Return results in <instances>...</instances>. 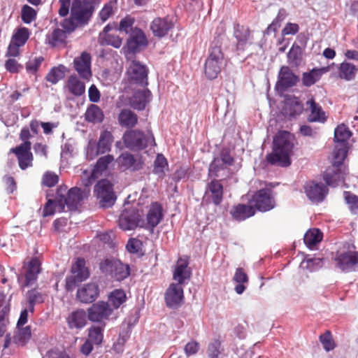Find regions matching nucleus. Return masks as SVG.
I'll list each match as a JSON object with an SVG mask.
<instances>
[{
  "label": "nucleus",
  "mask_w": 358,
  "mask_h": 358,
  "mask_svg": "<svg viewBox=\"0 0 358 358\" xmlns=\"http://www.w3.org/2000/svg\"><path fill=\"white\" fill-rule=\"evenodd\" d=\"M358 68L353 64L343 62L338 69V76L341 79L350 81L355 78Z\"/></svg>",
  "instance_id": "4c0bfd02"
},
{
  "label": "nucleus",
  "mask_w": 358,
  "mask_h": 358,
  "mask_svg": "<svg viewBox=\"0 0 358 358\" xmlns=\"http://www.w3.org/2000/svg\"><path fill=\"white\" fill-rule=\"evenodd\" d=\"M119 124L127 129L134 128L138 123V115L130 109H122L118 114Z\"/></svg>",
  "instance_id": "72a5a7b5"
},
{
  "label": "nucleus",
  "mask_w": 358,
  "mask_h": 358,
  "mask_svg": "<svg viewBox=\"0 0 358 358\" xmlns=\"http://www.w3.org/2000/svg\"><path fill=\"white\" fill-rule=\"evenodd\" d=\"M351 136V131L344 124L338 125L334 131V141L341 144L347 143Z\"/></svg>",
  "instance_id": "09e8293b"
},
{
  "label": "nucleus",
  "mask_w": 358,
  "mask_h": 358,
  "mask_svg": "<svg viewBox=\"0 0 358 358\" xmlns=\"http://www.w3.org/2000/svg\"><path fill=\"white\" fill-rule=\"evenodd\" d=\"M306 105L309 106L310 113L308 117V121L310 122H322L324 123L327 120L325 112L319 103H316L315 99L312 98L306 102Z\"/></svg>",
  "instance_id": "2f4dec72"
},
{
  "label": "nucleus",
  "mask_w": 358,
  "mask_h": 358,
  "mask_svg": "<svg viewBox=\"0 0 358 358\" xmlns=\"http://www.w3.org/2000/svg\"><path fill=\"white\" fill-rule=\"evenodd\" d=\"M343 196L345 202L350 206L351 209H358V196L350 192L345 191Z\"/></svg>",
  "instance_id": "338daca9"
},
{
  "label": "nucleus",
  "mask_w": 358,
  "mask_h": 358,
  "mask_svg": "<svg viewBox=\"0 0 358 358\" xmlns=\"http://www.w3.org/2000/svg\"><path fill=\"white\" fill-rule=\"evenodd\" d=\"M334 261L336 267L343 272H350L358 265V252L350 249L336 252Z\"/></svg>",
  "instance_id": "9b49d317"
},
{
  "label": "nucleus",
  "mask_w": 358,
  "mask_h": 358,
  "mask_svg": "<svg viewBox=\"0 0 358 358\" xmlns=\"http://www.w3.org/2000/svg\"><path fill=\"white\" fill-rule=\"evenodd\" d=\"M287 16V13L284 8L279 10L276 17L273 20L272 23L268 27V31H276L280 27L281 23L285 20Z\"/></svg>",
  "instance_id": "680f3d73"
},
{
  "label": "nucleus",
  "mask_w": 358,
  "mask_h": 358,
  "mask_svg": "<svg viewBox=\"0 0 358 358\" xmlns=\"http://www.w3.org/2000/svg\"><path fill=\"white\" fill-rule=\"evenodd\" d=\"M205 194L214 205L219 206L224 196V187L221 180L213 178L207 184Z\"/></svg>",
  "instance_id": "4be33fe9"
},
{
  "label": "nucleus",
  "mask_w": 358,
  "mask_h": 358,
  "mask_svg": "<svg viewBox=\"0 0 358 358\" xmlns=\"http://www.w3.org/2000/svg\"><path fill=\"white\" fill-rule=\"evenodd\" d=\"M69 92L76 96H80L85 93V85L76 75L70 76L66 82Z\"/></svg>",
  "instance_id": "e433bc0d"
},
{
  "label": "nucleus",
  "mask_w": 358,
  "mask_h": 358,
  "mask_svg": "<svg viewBox=\"0 0 358 358\" xmlns=\"http://www.w3.org/2000/svg\"><path fill=\"white\" fill-rule=\"evenodd\" d=\"M249 203L257 210L267 212L275 207V200L270 189L263 188L256 191L249 200Z\"/></svg>",
  "instance_id": "9d476101"
},
{
  "label": "nucleus",
  "mask_w": 358,
  "mask_h": 358,
  "mask_svg": "<svg viewBox=\"0 0 358 358\" xmlns=\"http://www.w3.org/2000/svg\"><path fill=\"white\" fill-rule=\"evenodd\" d=\"M26 297L28 303V309L31 313H33L35 305L43 303L46 294L34 288L27 292Z\"/></svg>",
  "instance_id": "58836bf2"
},
{
  "label": "nucleus",
  "mask_w": 358,
  "mask_h": 358,
  "mask_svg": "<svg viewBox=\"0 0 358 358\" xmlns=\"http://www.w3.org/2000/svg\"><path fill=\"white\" fill-rule=\"evenodd\" d=\"M222 351V342L219 338L213 340L208 345L207 353L209 358H219Z\"/></svg>",
  "instance_id": "864d4df0"
},
{
  "label": "nucleus",
  "mask_w": 358,
  "mask_h": 358,
  "mask_svg": "<svg viewBox=\"0 0 358 358\" xmlns=\"http://www.w3.org/2000/svg\"><path fill=\"white\" fill-rule=\"evenodd\" d=\"M117 162L120 167L132 171L142 169L144 165L143 157L141 155H134L129 152L121 154L117 158Z\"/></svg>",
  "instance_id": "6ab92c4d"
},
{
  "label": "nucleus",
  "mask_w": 358,
  "mask_h": 358,
  "mask_svg": "<svg viewBox=\"0 0 358 358\" xmlns=\"http://www.w3.org/2000/svg\"><path fill=\"white\" fill-rule=\"evenodd\" d=\"M113 313L108 303L99 301L87 309V318L93 322H101L108 320Z\"/></svg>",
  "instance_id": "ddd939ff"
},
{
  "label": "nucleus",
  "mask_w": 358,
  "mask_h": 358,
  "mask_svg": "<svg viewBox=\"0 0 358 358\" xmlns=\"http://www.w3.org/2000/svg\"><path fill=\"white\" fill-rule=\"evenodd\" d=\"M287 59L289 64L298 66L301 60V49L299 45L294 44L289 52Z\"/></svg>",
  "instance_id": "5fc2aeb1"
},
{
  "label": "nucleus",
  "mask_w": 358,
  "mask_h": 358,
  "mask_svg": "<svg viewBox=\"0 0 358 358\" xmlns=\"http://www.w3.org/2000/svg\"><path fill=\"white\" fill-rule=\"evenodd\" d=\"M104 115L102 110L96 105H90L85 113L87 121L93 123H100L103 120Z\"/></svg>",
  "instance_id": "37998d69"
},
{
  "label": "nucleus",
  "mask_w": 358,
  "mask_h": 358,
  "mask_svg": "<svg viewBox=\"0 0 358 358\" xmlns=\"http://www.w3.org/2000/svg\"><path fill=\"white\" fill-rule=\"evenodd\" d=\"M4 66L6 69L12 73H17L23 68L15 59H8L6 61Z\"/></svg>",
  "instance_id": "69168bd1"
},
{
  "label": "nucleus",
  "mask_w": 358,
  "mask_h": 358,
  "mask_svg": "<svg viewBox=\"0 0 358 358\" xmlns=\"http://www.w3.org/2000/svg\"><path fill=\"white\" fill-rule=\"evenodd\" d=\"M191 269L188 267V262L179 258L173 272V279L178 282L177 284L182 285L186 280L191 277Z\"/></svg>",
  "instance_id": "bb28decb"
},
{
  "label": "nucleus",
  "mask_w": 358,
  "mask_h": 358,
  "mask_svg": "<svg viewBox=\"0 0 358 358\" xmlns=\"http://www.w3.org/2000/svg\"><path fill=\"white\" fill-rule=\"evenodd\" d=\"M58 3L59 5L58 10L59 15L60 17L67 16L69 13L70 8L71 9V0H59Z\"/></svg>",
  "instance_id": "774afa93"
},
{
  "label": "nucleus",
  "mask_w": 358,
  "mask_h": 358,
  "mask_svg": "<svg viewBox=\"0 0 358 358\" xmlns=\"http://www.w3.org/2000/svg\"><path fill=\"white\" fill-rule=\"evenodd\" d=\"M148 41L144 32L138 29H131L129 38L127 41V48L129 52L135 53L138 52L142 46H146Z\"/></svg>",
  "instance_id": "412c9836"
},
{
  "label": "nucleus",
  "mask_w": 358,
  "mask_h": 358,
  "mask_svg": "<svg viewBox=\"0 0 358 358\" xmlns=\"http://www.w3.org/2000/svg\"><path fill=\"white\" fill-rule=\"evenodd\" d=\"M319 339L327 352L331 351L336 348V343L330 331L327 330L324 334L320 336Z\"/></svg>",
  "instance_id": "4d7b16f0"
},
{
  "label": "nucleus",
  "mask_w": 358,
  "mask_h": 358,
  "mask_svg": "<svg viewBox=\"0 0 358 358\" xmlns=\"http://www.w3.org/2000/svg\"><path fill=\"white\" fill-rule=\"evenodd\" d=\"M304 190L307 197L313 203L322 202L328 192V189L321 182L314 181L306 182Z\"/></svg>",
  "instance_id": "a211bd4d"
},
{
  "label": "nucleus",
  "mask_w": 358,
  "mask_h": 358,
  "mask_svg": "<svg viewBox=\"0 0 358 358\" xmlns=\"http://www.w3.org/2000/svg\"><path fill=\"white\" fill-rule=\"evenodd\" d=\"M228 166L219 160L218 158H215L210 164L208 168V177L217 178L221 176L220 172L227 169Z\"/></svg>",
  "instance_id": "3c124183"
},
{
  "label": "nucleus",
  "mask_w": 358,
  "mask_h": 358,
  "mask_svg": "<svg viewBox=\"0 0 358 358\" xmlns=\"http://www.w3.org/2000/svg\"><path fill=\"white\" fill-rule=\"evenodd\" d=\"M91 184V178H88L85 182L84 189L75 187L67 190L66 186H59L56 192V200L59 210H64L65 206L71 211L77 210L82 205L83 200L89 196Z\"/></svg>",
  "instance_id": "f03ea898"
},
{
  "label": "nucleus",
  "mask_w": 358,
  "mask_h": 358,
  "mask_svg": "<svg viewBox=\"0 0 358 358\" xmlns=\"http://www.w3.org/2000/svg\"><path fill=\"white\" fill-rule=\"evenodd\" d=\"M59 181L58 176L53 172H46L43 176L42 184L46 187H52L57 184Z\"/></svg>",
  "instance_id": "e2e57ef3"
},
{
  "label": "nucleus",
  "mask_w": 358,
  "mask_h": 358,
  "mask_svg": "<svg viewBox=\"0 0 358 358\" xmlns=\"http://www.w3.org/2000/svg\"><path fill=\"white\" fill-rule=\"evenodd\" d=\"M150 136L146 137L144 133L138 129L127 131L122 136V141L125 146L134 150H141L148 145H156L155 140L152 133L150 131Z\"/></svg>",
  "instance_id": "423d86ee"
},
{
  "label": "nucleus",
  "mask_w": 358,
  "mask_h": 358,
  "mask_svg": "<svg viewBox=\"0 0 358 358\" xmlns=\"http://www.w3.org/2000/svg\"><path fill=\"white\" fill-rule=\"evenodd\" d=\"M279 83L285 88L295 85L299 78L294 74L288 66H282L279 72Z\"/></svg>",
  "instance_id": "c9c22d12"
},
{
  "label": "nucleus",
  "mask_w": 358,
  "mask_h": 358,
  "mask_svg": "<svg viewBox=\"0 0 358 358\" xmlns=\"http://www.w3.org/2000/svg\"><path fill=\"white\" fill-rule=\"evenodd\" d=\"M143 243L141 240L131 238L126 245L127 250L131 254L142 255Z\"/></svg>",
  "instance_id": "bf43d9fd"
},
{
  "label": "nucleus",
  "mask_w": 358,
  "mask_h": 358,
  "mask_svg": "<svg viewBox=\"0 0 358 358\" xmlns=\"http://www.w3.org/2000/svg\"><path fill=\"white\" fill-rule=\"evenodd\" d=\"M66 322L69 329H80L87 324V315L84 310L78 309L71 313L66 317Z\"/></svg>",
  "instance_id": "c756f323"
},
{
  "label": "nucleus",
  "mask_w": 358,
  "mask_h": 358,
  "mask_svg": "<svg viewBox=\"0 0 358 358\" xmlns=\"http://www.w3.org/2000/svg\"><path fill=\"white\" fill-rule=\"evenodd\" d=\"M99 294V286L95 283H88L78 289L76 297L80 302L89 303L94 301Z\"/></svg>",
  "instance_id": "b1692460"
},
{
  "label": "nucleus",
  "mask_w": 358,
  "mask_h": 358,
  "mask_svg": "<svg viewBox=\"0 0 358 358\" xmlns=\"http://www.w3.org/2000/svg\"><path fill=\"white\" fill-rule=\"evenodd\" d=\"M329 71L328 67L313 69L302 75V83L306 87H310L321 79L322 76Z\"/></svg>",
  "instance_id": "f704fd0d"
},
{
  "label": "nucleus",
  "mask_w": 358,
  "mask_h": 358,
  "mask_svg": "<svg viewBox=\"0 0 358 358\" xmlns=\"http://www.w3.org/2000/svg\"><path fill=\"white\" fill-rule=\"evenodd\" d=\"M164 218L163 207L158 202H152L146 215V221L143 220V229L153 231Z\"/></svg>",
  "instance_id": "4468645a"
},
{
  "label": "nucleus",
  "mask_w": 358,
  "mask_h": 358,
  "mask_svg": "<svg viewBox=\"0 0 358 358\" xmlns=\"http://www.w3.org/2000/svg\"><path fill=\"white\" fill-rule=\"evenodd\" d=\"M44 58L42 56L31 58L25 64V69L27 73L36 74L38 71Z\"/></svg>",
  "instance_id": "13d9d810"
},
{
  "label": "nucleus",
  "mask_w": 358,
  "mask_h": 358,
  "mask_svg": "<svg viewBox=\"0 0 358 358\" xmlns=\"http://www.w3.org/2000/svg\"><path fill=\"white\" fill-rule=\"evenodd\" d=\"M184 294L182 285L171 283L165 293V302L168 307L177 308L183 303Z\"/></svg>",
  "instance_id": "f3484780"
},
{
  "label": "nucleus",
  "mask_w": 358,
  "mask_h": 358,
  "mask_svg": "<svg viewBox=\"0 0 358 358\" xmlns=\"http://www.w3.org/2000/svg\"><path fill=\"white\" fill-rule=\"evenodd\" d=\"M348 150V143L336 145L332 164L327 169L323 174V178L328 185L336 186L338 182L344 179L346 167L343 164V161L347 157Z\"/></svg>",
  "instance_id": "39448f33"
},
{
  "label": "nucleus",
  "mask_w": 358,
  "mask_h": 358,
  "mask_svg": "<svg viewBox=\"0 0 358 358\" xmlns=\"http://www.w3.org/2000/svg\"><path fill=\"white\" fill-rule=\"evenodd\" d=\"M322 233L316 228L310 229L304 235L303 241L308 248H312L322 241Z\"/></svg>",
  "instance_id": "a19ab883"
},
{
  "label": "nucleus",
  "mask_w": 358,
  "mask_h": 358,
  "mask_svg": "<svg viewBox=\"0 0 358 358\" xmlns=\"http://www.w3.org/2000/svg\"><path fill=\"white\" fill-rule=\"evenodd\" d=\"M292 148L290 133L287 131H279L273 139L272 152L266 157L267 162L282 167L289 166L291 164L289 155Z\"/></svg>",
  "instance_id": "7ed1b4c3"
},
{
  "label": "nucleus",
  "mask_w": 358,
  "mask_h": 358,
  "mask_svg": "<svg viewBox=\"0 0 358 358\" xmlns=\"http://www.w3.org/2000/svg\"><path fill=\"white\" fill-rule=\"evenodd\" d=\"M108 299L114 308H118L127 299L126 294L123 289H116L109 295Z\"/></svg>",
  "instance_id": "8fccbe9b"
},
{
  "label": "nucleus",
  "mask_w": 358,
  "mask_h": 358,
  "mask_svg": "<svg viewBox=\"0 0 358 358\" xmlns=\"http://www.w3.org/2000/svg\"><path fill=\"white\" fill-rule=\"evenodd\" d=\"M31 150V147H29L27 144H24V146L18 145L15 148H10L9 153H13L15 155L20 169L26 170L27 168L33 166L34 155Z\"/></svg>",
  "instance_id": "2eb2a0df"
},
{
  "label": "nucleus",
  "mask_w": 358,
  "mask_h": 358,
  "mask_svg": "<svg viewBox=\"0 0 358 358\" xmlns=\"http://www.w3.org/2000/svg\"><path fill=\"white\" fill-rule=\"evenodd\" d=\"M110 29L109 25L104 27L103 31L99 34V43L101 45H111L119 48L122 45V40L117 34L109 33Z\"/></svg>",
  "instance_id": "7c9ffc66"
},
{
  "label": "nucleus",
  "mask_w": 358,
  "mask_h": 358,
  "mask_svg": "<svg viewBox=\"0 0 358 358\" xmlns=\"http://www.w3.org/2000/svg\"><path fill=\"white\" fill-rule=\"evenodd\" d=\"M37 12L32 7L24 5L21 10V19L23 22L30 24L36 18Z\"/></svg>",
  "instance_id": "6e6d98bb"
},
{
  "label": "nucleus",
  "mask_w": 358,
  "mask_h": 358,
  "mask_svg": "<svg viewBox=\"0 0 358 358\" xmlns=\"http://www.w3.org/2000/svg\"><path fill=\"white\" fill-rule=\"evenodd\" d=\"M152 98V93L148 89L138 90L129 99V106L135 110H143L147 104L150 103Z\"/></svg>",
  "instance_id": "393cba45"
},
{
  "label": "nucleus",
  "mask_w": 358,
  "mask_h": 358,
  "mask_svg": "<svg viewBox=\"0 0 358 358\" xmlns=\"http://www.w3.org/2000/svg\"><path fill=\"white\" fill-rule=\"evenodd\" d=\"M303 110V106L298 99L294 98L290 101L289 103V110L290 116H296L300 115Z\"/></svg>",
  "instance_id": "0e129e2a"
},
{
  "label": "nucleus",
  "mask_w": 358,
  "mask_h": 358,
  "mask_svg": "<svg viewBox=\"0 0 358 358\" xmlns=\"http://www.w3.org/2000/svg\"><path fill=\"white\" fill-rule=\"evenodd\" d=\"M94 192L101 207L106 208L114 205L116 196L112 183L108 180H99L94 186Z\"/></svg>",
  "instance_id": "1a4fd4ad"
},
{
  "label": "nucleus",
  "mask_w": 358,
  "mask_h": 358,
  "mask_svg": "<svg viewBox=\"0 0 358 358\" xmlns=\"http://www.w3.org/2000/svg\"><path fill=\"white\" fill-rule=\"evenodd\" d=\"M99 267L103 273L117 281H121L130 275L129 265L118 259H106L100 263Z\"/></svg>",
  "instance_id": "6e6552de"
},
{
  "label": "nucleus",
  "mask_w": 358,
  "mask_h": 358,
  "mask_svg": "<svg viewBox=\"0 0 358 358\" xmlns=\"http://www.w3.org/2000/svg\"><path fill=\"white\" fill-rule=\"evenodd\" d=\"M31 35L30 30L24 27L15 29L10 41L20 46H24Z\"/></svg>",
  "instance_id": "79ce46f5"
},
{
  "label": "nucleus",
  "mask_w": 358,
  "mask_h": 358,
  "mask_svg": "<svg viewBox=\"0 0 358 358\" xmlns=\"http://www.w3.org/2000/svg\"><path fill=\"white\" fill-rule=\"evenodd\" d=\"M114 137L109 131L104 130L101 132L96 146V155H103L111 150Z\"/></svg>",
  "instance_id": "473e14b6"
},
{
  "label": "nucleus",
  "mask_w": 358,
  "mask_h": 358,
  "mask_svg": "<svg viewBox=\"0 0 358 358\" xmlns=\"http://www.w3.org/2000/svg\"><path fill=\"white\" fill-rule=\"evenodd\" d=\"M116 3V0H110L104 5L99 13V17L102 22L106 21L113 15V8Z\"/></svg>",
  "instance_id": "052dcab7"
},
{
  "label": "nucleus",
  "mask_w": 358,
  "mask_h": 358,
  "mask_svg": "<svg viewBox=\"0 0 358 358\" xmlns=\"http://www.w3.org/2000/svg\"><path fill=\"white\" fill-rule=\"evenodd\" d=\"M229 213L234 220L241 222L254 216L255 210L249 203L248 204L238 203L232 206Z\"/></svg>",
  "instance_id": "a878e982"
},
{
  "label": "nucleus",
  "mask_w": 358,
  "mask_h": 358,
  "mask_svg": "<svg viewBox=\"0 0 358 358\" xmlns=\"http://www.w3.org/2000/svg\"><path fill=\"white\" fill-rule=\"evenodd\" d=\"M71 273L76 275L80 280L84 281L89 275L90 272L85 266V260L84 258H78L74 264H72Z\"/></svg>",
  "instance_id": "ea45409f"
},
{
  "label": "nucleus",
  "mask_w": 358,
  "mask_h": 358,
  "mask_svg": "<svg viewBox=\"0 0 358 358\" xmlns=\"http://www.w3.org/2000/svg\"><path fill=\"white\" fill-rule=\"evenodd\" d=\"M234 36L237 41V49L241 50H245L248 41L250 38V28L236 23L234 27Z\"/></svg>",
  "instance_id": "c85d7f7f"
},
{
  "label": "nucleus",
  "mask_w": 358,
  "mask_h": 358,
  "mask_svg": "<svg viewBox=\"0 0 358 358\" xmlns=\"http://www.w3.org/2000/svg\"><path fill=\"white\" fill-rule=\"evenodd\" d=\"M222 41L216 37L211 42L208 55L204 64V74L208 80L217 78L222 70L227 66V59L222 50Z\"/></svg>",
  "instance_id": "20e7f679"
},
{
  "label": "nucleus",
  "mask_w": 358,
  "mask_h": 358,
  "mask_svg": "<svg viewBox=\"0 0 358 358\" xmlns=\"http://www.w3.org/2000/svg\"><path fill=\"white\" fill-rule=\"evenodd\" d=\"M127 73L130 83L142 86L148 85V69L145 65L138 61L133 60L131 62Z\"/></svg>",
  "instance_id": "f8f14e48"
},
{
  "label": "nucleus",
  "mask_w": 358,
  "mask_h": 358,
  "mask_svg": "<svg viewBox=\"0 0 358 358\" xmlns=\"http://www.w3.org/2000/svg\"><path fill=\"white\" fill-rule=\"evenodd\" d=\"M101 0H73L69 17L60 22L62 28L75 31L76 28L87 25Z\"/></svg>",
  "instance_id": "f257e3e1"
},
{
  "label": "nucleus",
  "mask_w": 358,
  "mask_h": 358,
  "mask_svg": "<svg viewBox=\"0 0 358 358\" xmlns=\"http://www.w3.org/2000/svg\"><path fill=\"white\" fill-rule=\"evenodd\" d=\"M65 69L66 67L63 65L53 67L46 75V80L52 84H56L59 80L64 78Z\"/></svg>",
  "instance_id": "de8ad7c7"
},
{
  "label": "nucleus",
  "mask_w": 358,
  "mask_h": 358,
  "mask_svg": "<svg viewBox=\"0 0 358 358\" xmlns=\"http://www.w3.org/2000/svg\"><path fill=\"white\" fill-rule=\"evenodd\" d=\"M168 166V162L165 157L162 154H158L154 162L153 173L157 175L159 178H163Z\"/></svg>",
  "instance_id": "a18cd8bd"
},
{
  "label": "nucleus",
  "mask_w": 358,
  "mask_h": 358,
  "mask_svg": "<svg viewBox=\"0 0 358 358\" xmlns=\"http://www.w3.org/2000/svg\"><path fill=\"white\" fill-rule=\"evenodd\" d=\"M73 31L67 30V28L55 29L50 35L47 36L48 44L52 47H65L67 36Z\"/></svg>",
  "instance_id": "cd10ccee"
},
{
  "label": "nucleus",
  "mask_w": 358,
  "mask_h": 358,
  "mask_svg": "<svg viewBox=\"0 0 358 358\" xmlns=\"http://www.w3.org/2000/svg\"><path fill=\"white\" fill-rule=\"evenodd\" d=\"M41 263L37 257H33L27 263V266H24L25 268L24 281L22 287H29L34 285L37 280L38 275L41 271Z\"/></svg>",
  "instance_id": "aec40b11"
},
{
  "label": "nucleus",
  "mask_w": 358,
  "mask_h": 358,
  "mask_svg": "<svg viewBox=\"0 0 358 358\" xmlns=\"http://www.w3.org/2000/svg\"><path fill=\"white\" fill-rule=\"evenodd\" d=\"M173 27L174 24L169 17H156L151 22L150 29L155 36L162 38L167 35Z\"/></svg>",
  "instance_id": "5701e85b"
},
{
  "label": "nucleus",
  "mask_w": 358,
  "mask_h": 358,
  "mask_svg": "<svg viewBox=\"0 0 358 358\" xmlns=\"http://www.w3.org/2000/svg\"><path fill=\"white\" fill-rule=\"evenodd\" d=\"M31 338V329L29 327H18V331L13 337V341L17 345H24Z\"/></svg>",
  "instance_id": "603ef678"
},
{
  "label": "nucleus",
  "mask_w": 358,
  "mask_h": 358,
  "mask_svg": "<svg viewBox=\"0 0 358 358\" xmlns=\"http://www.w3.org/2000/svg\"><path fill=\"white\" fill-rule=\"evenodd\" d=\"M105 324L101 327L92 326L88 329V338L94 345H100L103 338V329Z\"/></svg>",
  "instance_id": "49530a36"
},
{
  "label": "nucleus",
  "mask_w": 358,
  "mask_h": 358,
  "mask_svg": "<svg viewBox=\"0 0 358 358\" xmlns=\"http://www.w3.org/2000/svg\"><path fill=\"white\" fill-rule=\"evenodd\" d=\"M118 224L124 231L134 230L137 227L143 228L142 211L132 206L124 207L119 216Z\"/></svg>",
  "instance_id": "0eeeda50"
},
{
  "label": "nucleus",
  "mask_w": 358,
  "mask_h": 358,
  "mask_svg": "<svg viewBox=\"0 0 358 358\" xmlns=\"http://www.w3.org/2000/svg\"><path fill=\"white\" fill-rule=\"evenodd\" d=\"M92 57L90 53L83 52L79 57L73 60L74 68L81 78L90 80L92 77L91 71Z\"/></svg>",
  "instance_id": "dca6fc26"
},
{
  "label": "nucleus",
  "mask_w": 358,
  "mask_h": 358,
  "mask_svg": "<svg viewBox=\"0 0 358 358\" xmlns=\"http://www.w3.org/2000/svg\"><path fill=\"white\" fill-rule=\"evenodd\" d=\"M114 160L115 158L112 155H106L99 158L92 171V173L89 178H91V181L94 180V175L95 173H102L107 170L108 165Z\"/></svg>",
  "instance_id": "c03bdc74"
}]
</instances>
